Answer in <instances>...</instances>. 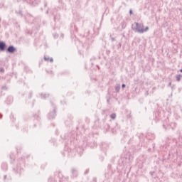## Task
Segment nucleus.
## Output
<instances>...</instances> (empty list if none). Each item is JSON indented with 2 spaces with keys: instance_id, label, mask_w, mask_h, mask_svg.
I'll return each mask as SVG.
<instances>
[{
  "instance_id": "f257e3e1",
  "label": "nucleus",
  "mask_w": 182,
  "mask_h": 182,
  "mask_svg": "<svg viewBox=\"0 0 182 182\" xmlns=\"http://www.w3.org/2000/svg\"><path fill=\"white\" fill-rule=\"evenodd\" d=\"M137 140H134V136L133 133L127 132L124 135V141L128 144H132V147H134V151H139L141 147H147V140H154L156 139V135L153 132H148L146 137L144 138L143 134L140 136H136Z\"/></svg>"
},
{
  "instance_id": "f03ea898",
  "label": "nucleus",
  "mask_w": 182,
  "mask_h": 182,
  "mask_svg": "<svg viewBox=\"0 0 182 182\" xmlns=\"http://www.w3.org/2000/svg\"><path fill=\"white\" fill-rule=\"evenodd\" d=\"M130 161H132V156H130V154H127L118 160V165L117 166V170H118L117 173L119 174L117 176L118 180H122V177L120 170L126 171L127 168H130Z\"/></svg>"
},
{
  "instance_id": "7ed1b4c3",
  "label": "nucleus",
  "mask_w": 182,
  "mask_h": 182,
  "mask_svg": "<svg viewBox=\"0 0 182 182\" xmlns=\"http://www.w3.org/2000/svg\"><path fill=\"white\" fill-rule=\"evenodd\" d=\"M28 157H29V155L21 156V158L17 160L16 166L13 168V172L16 176L21 177V175L25 171V169H23V167H25V159H28Z\"/></svg>"
},
{
  "instance_id": "20e7f679",
  "label": "nucleus",
  "mask_w": 182,
  "mask_h": 182,
  "mask_svg": "<svg viewBox=\"0 0 182 182\" xmlns=\"http://www.w3.org/2000/svg\"><path fill=\"white\" fill-rule=\"evenodd\" d=\"M58 2L60 4L59 6L51 9L50 12V16H53L54 22H59V21H60V14L58 11L63 6V4H62V0H58Z\"/></svg>"
},
{
  "instance_id": "39448f33",
  "label": "nucleus",
  "mask_w": 182,
  "mask_h": 182,
  "mask_svg": "<svg viewBox=\"0 0 182 182\" xmlns=\"http://www.w3.org/2000/svg\"><path fill=\"white\" fill-rule=\"evenodd\" d=\"M50 105L51 108L47 115V117L48 120H53V119H55L56 117V110H58V109L56 108V105L53 102L50 101Z\"/></svg>"
},
{
  "instance_id": "423d86ee",
  "label": "nucleus",
  "mask_w": 182,
  "mask_h": 182,
  "mask_svg": "<svg viewBox=\"0 0 182 182\" xmlns=\"http://www.w3.org/2000/svg\"><path fill=\"white\" fill-rule=\"evenodd\" d=\"M170 144H172L173 146H177V139L168 136L166 139L165 144L161 146V149H162V150H166L170 147Z\"/></svg>"
},
{
  "instance_id": "0eeeda50",
  "label": "nucleus",
  "mask_w": 182,
  "mask_h": 182,
  "mask_svg": "<svg viewBox=\"0 0 182 182\" xmlns=\"http://www.w3.org/2000/svg\"><path fill=\"white\" fill-rule=\"evenodd\" d=\"M82 143H84V147H90V149H94V147L97 146L95 139H93V136H87L85 138V140L82 141Z\"/></svg>"
},
{
  "instance_id": "6e6552de",
  "label": "nucleus",
  "mask_w": 182,
  "mask_h": 182,
  "mask_svg": "<svg viewBox=\"0 0 182 182\" xmlns=\"http://www.w3.org/2000/svg\"><path fill=\"white\" fill-rule=\"evenodd\" d=\"M25 20L28 22V23H37L38 26H41V24H39V22H41V18H35L32 15L27 14Z\"/></svg>"
},
{
  "instance_id": "1a4fd4ad",
  "label": "nucleus",
  "mask_w": 182,
  "mask_h": 182,
  "mask_svg": "<svg viewBox=\"0 0 182 182\" xmlns=\"http://www.w3.org/2000/svg\"><path fill=\"white\" fill-rule=\"evenodd\" d=\"M136 27L134 28L135 32H138V33H144V32H147L149 28L146 26L145 28L144 26L140 23L135 22Z\"/></svg>"
},
{
  "instance_id": "9d476101",
  "label": "nucleus",
  "mask_w": 182,
  "mask_h": 182,
  "mask_svg": "<svg viewBox=\"0 0 182 182\" xmlns=\"http://www.w3.org/2000/svg\"><path fill=\"white\" fill-rule=\"evenodd\" d=\"M154 120L159 122V120H161L164 117V111L161 108H158L154 113Z\"/></svg>"
},
{
  "instance_id": "9b49d317",
  "label": "nucleus",
  "mask_w": 182,
  "mask_h": 182,
  "mask_svg": "<svg viewBox=\"0 0 182 182\" xmlns=\"http://www.w3.org/2000/svg\"><path fill=\"white\" fill-rule=\"evenodd\" d=\"M98 127L102 130H104V132H109V130H110V125H109V124H107L105 119L99 122Z\"/></svg>"
},
{
  "instance_id": "f8f14e48",
  "label": "nucleus",
  "mask_w": 182,
  "mask_h": 182,
  "mask_svg": "<svg viewBox=\"0 0 182 182\" xmlns=\"http://www.w3.org/2000/svg\"><path fill=\"white\" fill-rule=\"evenodd\" d=\"M60 137L61 139H63H63L65 140H70V143H73L75 141V134L74 132H71L69 133V135L68 134L61 135Z\"/></svg>"
},
{
  "instance_id": "ddd939ff",
  "label": "nucleus",
  "mask_w": 182,
  "mask_h": 182,
  "mask_svg": "<svg viewBox=\"0 0 182 182\" xmlns=\"http://www.w3.org/2000/svg\"><path fill=\"white\" fill-rule=\"evenodd\" d=\"M176 124L174 122H171L168 124V118H166L163 123V127L164 129H173L176 127Z\"/></svg>"
},
{
  "instance_id": "4468645a",
  "label": "nucleus",
  "mask_w": 182,
  "mask_h": 182,
  "mask_svg": "<svg viewBox=\"0 0 182 182\" xmlns=\"http://www.w3.org/2000/svg\"><path fill=\"white\" fill-rule=\"evenodd\" d=\"M33 127H39L41 126V117H39V114H33Z\"/></svg>"
},
{
  "instance_id": "2eb2a0df",
  "label": "nucleus",
  "mask_w": 182,
  "mask_h": 182,
  "mask_svg": "<svg viewBox=\"0 0 182 182\" xmlns=\"http://www.w3.org/2000/svg\"><path fill=\"white\" fill-rule=\"evenodd\" d=\"M71 178H76L79 176V171L77 168L72 167L70 171Z\"/></svg>"
},
{
  "instance_id": "dca6fc26",
  "label": "nucleus",
  "mask_w": 182,
  "mask_h": 182,
  "mask_svg": "<svg viewBox=\"0 0 182 182\" xmlns=\"http://www.w3.org/2000/svg\"><path fill=\"white\" fill-rule=\"evenodd\" d=\"M24 2H26L31 6H36V5H39L41 3V0H23Z\"/></svg>"
},
{
  "instance_id": "f3484780",
  "label": "nucleus",
  "mask_w": 182,
  "mask_h": 182,
  "mask_svg": "<svg viewBox=\"0 0 182 182\" xmlns=\"http://www.w3.org/2000/svg\"><path fill=\"white\" fill-rule=\"evenodd\" d=\"M112 175L113 171H112V165H108V171L105 173V176L107 180H109V178H112Z\"/></svg>"
},
{
  "instance_id": "a211bd4d",
  "label": "nucleus",
  "mask_w": 182,
  "mask_h": 182,
  "mask_svg": "<svg viewBox=\"0 0 182 182\" xmlns=\"http://www.w3.org/2000/svg\"><path fill=\"white\" fill-rule=\"evenodd\" d=\"M85 147L86 146H85L84 142H82V145L79 146L78 147L76 148V151L78 153V154H80V156H82V154H83V151H85Z\"/></svg>"
},
{
  "instance_id": "6ab92c4d",
  "label": "nucleus",
  "mask_w": 182,
  "mask_h": 182,
  "mask_svg": "<svg viewBox=\"0 0 182 182\" xmlns=\"http://www.w3.org/2000/svg\"><path fill=\"white\" fill-rule=\"evenodd\" d=\"M6 51L7 53H15L16 52V48L14 46H9L6 49Z\"/></svg>"
},
{
  "instance_id": "aec40b11",
  "label": "nucleus",
  "mask_w": 182,
  "mask_h": 182,
  "mask_svg": "<svg viewBox=\"0 0 182 182\" xmlns=\"http://www.w3.org/2000/svg\"><path fill=\"white\" fill-rule=\"evenodd\" d=\"M6 43L4 41H0V52H5L6 50Z\"/></svg>"
},
{
  "instance_id": "412c9836",
  "label": "nucleus",
  "mask_w": 182,
  "mask_h": 182,
  "mask_svg": "<svg viewBox=\"0 0 182 182\" xmlns=\"http://www.w3.org/2000/svg\"><path fill=\"white\" fill-rule=\"evenodd\" d=\"M65 124L67 127H72V124H73V121L72 118H68L65 121Z\"/></svg>"
},
{
  "instance_id": "4be33fe9",
  "label": "nucleus",
  "mask_w": 182,
  "mask_h": 182,
  "mask_svg": "<svg viewBox=\"0 0 182 182\" xmlns=\"http://www.w3.org/2000/svg\"><path fill=\"white\" fill-rule=\"evenodd\" d=\"M11 180H12V177H11L10 175L5 174L3 176V181L9 182Z\"/></svg>"
},
{
  "instance_id": "5701e85b",
  "label": "nucleus",
  "mask_w": 182,
  "mask_h": 182,
  "mask_svg": "<svg viewBox=\"0 0 182 182\" xmlns=\"http://www.w3.org/2000/svg\"><path fill=\"white\" fill-rule=\"evenodd\" d=\"M75 21H77V22H82V23H85V20L83 19V17H82L79 14H76Z\"/></svg>"
},
{
  "instance_id": "b1692460",
  "label": "nucleus",
  "mask_w": 182,
  "mask_h": 182,
  "mask_svg": "<svg viewBox=\"0 0 182 182\" xmlns=\"http://www.w3.org/2000/svg\"><path fill=\"white\" fill-rule=\"evenodd\" d=\"M12 102H14V97H12V96L7 97L5 100V103H6V105H11Z\"/></svg>"
},
{
  "instance_id": "393cba45",
  "label": "nucleus",
  "mask_w": 182,
  "mask_h": 182,
  "mask_svg": "<svg viewBox=\"0 0 182 182\" xmlns=\"http://www.w3.org/2000/svg\"><path fill=\"white\" fill-rule=\"evenodd\" d=\"M170 156H172V157H176L177 159V149L173 151L171 150L168 154V157H170Z\"/></svg>"
},
{
  "instance_id": "a878e982",
  "label": "nucleus",
  "mask_w": 182,
  "mask_h": 182,
  "mask_svg": "<svg viewBox=\"0 0 182 182\" xmlns=\"http://www.w3.org/2000/svg\"><path fill=\"white\" fill-rule=\"evenodd\" d=\"M1 170H3V171H8V164H6V162H3L1 164Z\"/></svg>"
},
{
  "instance_id": "bb28decb",
  "label": "nucleus",
  "mask_w": 182,
  "mask_h": 182,
  "mask_svg": "<svg viewBox=\"0 0 182 182\" xmlns=\"http://www.w3.org/2000/svg\"><path fill=\"white\" fill-rule=\"evenodd\" d=\"M107 147H109V145H107V144L105 142L102 143L100 145V149H102L104 151L107 149Z\"/></svg>"
},
{
  "instance_id": "cd10ccee",
  "label": "nucleus",
  "mask_w": 182,
  "mask_h": 182,
  "mask_svg": "<svg viewBox=\"0 0 182 182\" xmlns=\"http://www.w3.org/2000/svg\"><path fill=\"white\" fill-rule=\"evenodd\" d=\"M40 96L41 99H46L47 97H49L50 95L49 93H41L40 94Z\"/></svg>"
},
{
  "instance_id": "c85d7f7f",
  "label": "nucleus",
  "mask_w": 182,
  "mask_h": 182,
  "mask_svg": "<svg viewBox=\"0 0 182 182\" xmlns=\"http://www.w3.org/2000/svg\"><path fill=\"white\" fill-rule=\"evenodd\" d=\"M120 26L122 29H126V26H127V24L124 22V21H122L120 23Z\"/></svg>"
},
{
  "instance_id": "c756f323",
  "label": "nucleus",
  "mask_w": 182,
  "mask_h": 182,
  "mask_svg": "<svg viewBox=\"0 0 182 182\" xmlns=\"http://www.w3.org/2000/svg\"><path fill=\"white\" fill-rule=\"evenodd\" d=\"M115 92L119 93L120 92V84L115 85Z\"/></svg>"
},
{
  "instance_id": "7c9ffc66",
  "label": "nucleus",
  "mask_w": 182,
  "mask_h": 182,
  "mask_svg": "<svg viewBox=\"0 0 182 182\" xmlns=\"http://www.w3.org/2000/svg\"><path fill=\"white\" fill-rule=\"evenodd\" d=\"M155 147H156V144H152V149L151 148H149L148 149V151L149 153H151V151H154Z\"/></svg>"
},
{
  "instance_id": "2f4dec72",
  "label": "nucleus",
  "mask_w": 182,
  "mask_h": 182,
  "mask_svg": "<svg viewBox=\"0 0 182 182\" xmlns=\"http://www.w3.org/2000/svg\"><path fill=\"white\" fill-rule=\"evenodd\" d=\"M32 96H33V91H29L28 94V99L30 100V99H32Z\"/></svg>"
},
{
  "instance_id": "473e14b6",
  "label": "nucleus",
  "mask_w": 182,
  "mask_h": 182,
  "mask_svg": "<svg viewBox=\"0 0 182 182\" xmlns=\"http://www.w3.org/2000/svg\"><path fill=\"white\" fill-rule=\"evenodd\" d=\"M176 82H180L181 80V77H182V75L181 74H178L176 75Z\"/></svg>"
},
{
  "instance_id": "72a5a7b5",
  "label": "nucleus",
  "mask_w": 182,
  "mask_h": 182,
  "mask_svg": "<svg viewBox=\"0 0 182 182\" xmlns=\"http://www.w3.org/2000/svg\"><path fill=\"white\" fill-rule=\"evenodd\" d=\"M16 14H17V15H18V16H22V9H19L18 10V11H16Z\"/></svg>"
},
{
  "instance_id": "f704fd0d",
  "label": "nucleus",
  "mask_w": 182,
  "mask_h": 182,
  "mask_svg": "<svg viewBox=\"0 0 182 182\" xmlns=\"http://www.w3.org/2000/svg\"><path fill=\"white\" fill-rule=\"evenodd\" d=\"M53 36L54 39H58L59 38V34L54 33H53Z\"/></svg>"
},
{
  "instance_id": "c9c22d12",
  "label": "nucleus",
  "mask_w": 182,
  "mask_h": 182,
  "mask_svg": "<svg viewBox=\"0 0 182 182\" xmlns=\"http://www.w3.org/2000/svg\"><path fill=\"white\" fill-rule=\"evenodd\" d=\"M46 71L47 72V73H48V75H51L52 76H53V71H52L51 70H46Z\"/></svg>"
},
{
  "instance_id": "e433bc0d",
  "label": "nucleus",
  "mask_w": 182,
  "mask_h": 182,
  "mask_svg": "<svg viewBox=\"0 0 182 182\" xmlns=\"http://www.w3.org/2000/svg\"><path fill=\"white\" fill-rule=\"evenodd\" d=\"M110 117L112 119V120H114V119H116V114L114 113L111 114Z\"/></svg>"
},
{
  "instance_id": "4c0bfd02",
  "label": "nucleus",
  "mask_w": 182,
  "mask_h": 182,
  "mask_svg": "<svg viewBox=\"0 0 182 182\" xmlns=\"http://www.w3.org/2000/svg\"><path fill=\"white\" fill-rule=\"evenodd\" d=\"M85 46H87V48H89V45H90V42L89 41V40H86V41L85 42Z\"/></svg>"
},
{
  "instance_id": "58836bf2",
  "label": "nucleus",
  "mask_w": 182,
  "mask_h": 182,
  "mask_svg": "<svg viewBox=\"0 0 182 182\" xmlns=\"http://www.w3.org/2000/svg\"><path fill=\"white\" fill-rule=\"evenodd\" d=\"M1 90H8V87H6V85H3V86L1 87Z\"/></svg>"
},
{
  "instance_id": "ea45409f",
  "label": "nucleus",
  "mask_w": 182,
  "mask_h": 182,
  "mask_svg": "<svg viewBox=\"0 0 182 182\" xmlns=\"http://www.w3.org/2000/svg\"><path fill=\"white\" fill-rule=\"evenodd\" d=\"M63 154V156H66V154H67V156H69V151L65 150L64 154Z\"/></svg>"
},
{
  "instance_id": "a19ab883",
  "label": "nucleus",
  "mask_w": 182,
  "mask_h": 182,
  "mask_svg": "<svg viewBox=\"0 0 182 182\" xmlns=\"http://www.w3.org/2000/svg\"><path fill=\"white\" fill-rule=\"evenodd\" d=\"M4 72H5V69L4 68V67H1L0 68V73H4Z\"/></svg>"
},
{
  "instance_id": "79ce46f5",
  "label": "nucleus",
  "mask_w": 182,
  "mask_h": 182,
  "mask_svg": "<svg viewBox=\"0 0 182 182\" xmlns=\"http://www.w3.org/2000/svg\"><path fill=\"white\" fill-rule=\"evenodd\" d=\"M117 49H120L122 48V43H119L117 45Z\"/></svg>"
},
{
  "instance_id": "37998d69",
  "label": "nucleus",
  "mask_w": 182,
  "mask_h": 182,
  "mask_svg": "<svg viewBox=\"0 0 182 182\" xmlns=\"http://www.w3.org/2000/svg\"><path fill=\"white\" fill-rule=\"evenodd\" d=\"M109 38H111L112 42H114V41H116V38H114V37H112V35L109 36Z\"/></svg>"
},
{
  "instance_id": "c03bdc74",
  "label": "nucleus",
  "mask_w": 182,
  "mask_h": 182,
  "mask_svg": "<svg viewBox=\"0 0 182 182\" xmlns=\"http://www.w3.org/2000/svg\"><path fill=\"white\" fill-rule=\"evenodd\" d=\"M43 59L46 62H48V60H49V57L44 56Z\"/></svg>"
},
{
  "instance_id": "a18cd8bd",
  "label": "nucleus",
  "mask_w": 182,
  "mask_h": 182,
  "mask_svg": "<svg viewBox=\"0 0 182 182\" xmlns=\"http://www.w3.org/2000/svg\"><path fill=\"white\" fill-rule=\"evenodd\" d=\"M10 159L11 160H15V156H14V155L11 154H10Z\"/></svg>"
},
{
  "instance_id": "49530a36",
  "label": "nucleus",
  "mask_w": 182,
  "mask_h": 182,
  "mask_svg": "<svg viewBox=\"0 0 182 182\" xmlns=\"http://www.w3.org/2000/svg\"><path fill=\"white\" fill-rule=\"evenodd\" d=\"M91 182H97V178H96V177H93Z\"/></svg>"
},
{
  "instance_id": "de8ad7c7",
  "label": "nucleus",
  "mask_w": 182,
  "mask_h": 182,
  "mask_svg": "<svg viewBox=\"0 0 182 182\" xmlns=\"http://www.w3.org/2000/svg\"><path fill=\"white\" fill-rule=\"evenodd\" d=\"M16 150H17V154H19V151L21 150V146H17Z\"/></svg>"
},
{
  "instance_id": "09e8293b",
  "label": "nucleus",
  "mask_w": 182,
  "mask_h": 182,
  "mask_svg": "<svg viewBox=\"0 0 182 182\" xmlns=\"http://www.w3.org/2000/svg\"><path fill=\"white\" fill-rule=\"evenodd\" d=\"M154 173H155L154 171H150L149 172V174H150V176H151V177H153V176H154Z\"/></svg>"
},
{
  "instance_id": "8fccbe9b",
  "label": "nucleus",
  "mask_w": 182,
  "mask_h": 182,
  "mask_svg": "<svg viewBox=\"0 0 182 182\" xmlns=\"http://www.w3.org/2000/svg\"><path fill=\"white\" fill-rule=\"evenodd\" d=\"M34 105H35V100H33L31 102V107H33Z\"/></svg>"
},
{
  "instance_id": "3c124183",
  "label": "nucleus",
  "mask_w": 182,
  "mask_h": 182,
  "mask_svg": "<svg viewBox=\"0 0 182 182\" xmlns=\"http://www.w3.org/2000/svg\"><path fill=\"white\" fill-rule=\"evenodd\" d=\"M46 6H48V2L44 1V8H46Z\"/></svg>"
},
{
  "instance_id": "603ef678",
  "label": "nucleus",
  "mask_w": 182,
  "mask_h": 182,
  "mask_svg": "<svg viewBox=\"0 0 182 182\" xmlns=\"http://www.w3.org/2000/svg\"><path fill=\"white\" fill-rule=\"evenodd\" d=\"M42 25H46V21L43 20L42 21Z\"/></svg>"
},
{
  "instance_id": "864d4df0",
  "label": "nucleus",
  "mask_w": 182,
  "mask_h": 182,
  "mask_svg": "<svg viewBox=\"0 0 182 182\" xmlns=\"http://www.w3.org/2000/svg\"><path fill=\"white\" fill-rule=\"evenodd\" d=\"M129 15H133V10L132 9L129 10Z\"/></svg>"
},
{
  "instance_id": "5fc2aeb1",
  "label": "nucleus",
  "mask_w": 182,
  "mask_h": 182,
  "mask_svg": "<svg viewBox=\"0 0 182 182\" xmlns=\"http://www.w3.org/2000/svg\"><path fill=\"white\" fill-rule=\"evenodd\" d=\"M122 89H124V87H126V84H122Z\"/></svg>"
},
{
  "instance_id": "6e6d98bb",
  "label": "nucleus",
  "mask_w": 182,
  "mask_h": 182,
  "mask_svg": "<svg viewBox=\"0 0 182 182\" xmlns=\"http://www.w3.org/2000/svg\"><path fill=\"white\" fill-rule=\"evenodd\" d=\"M26 33H28V35H31L32 33V31H28L26 32Z\"/></svg>"
},
{
  "instance_id": "4d7b16f0",
  "label": "nucleus",
  "mask_w": 182,
  "mask_h": 182,
  "mask_svg": "<svg viewBox=\"0 0 182 182\" xmlns=\"http://www.w3.org/2000/svg\"><path fill=\"white\" fill-rule=\"evenodd\" d=\"M4 6V3H0V9Z\"/></svg>"
},
{
  "instance_id": "13d9d810",
  "label": "nucleus",
  "mask_w": 182,
  "mask_h": 182,
  "mask_svg": "<svg viewBox=\"0 0 182 182\" xmlns=\"http://www.w3.org/2000/svg\"><path fill=\"white\" fill-rule=\"evenodd\" d=\"M46 15H48L49 14V9H47L46 10Z\"/></svg>"
},
{
  "instance_id": "bf43d9fd",
  "label": "nucleus",
  "mask_w": 182,
  "mask_h": 182,
  "mask_svg": "<svg viewBox=\"0 0 182 182\" xmlns=\"http://www.w3.org/2000/svg\"><path fill=\"white\" fill-rule=\"evenodd\" d=\"M50 62H51V63L53 62V58H50Z\"/></svg>"
},
{
  "instance_id": "052dcab7",
  "label": "nucleus",
  "mask_w": 182,
  "mask_h": 182,
  "mask_svg": "<svg viewBox=\"0 0 182 182\" xmlns=\"http://www.w3.org/2000/svg\"><path fill=\"white\" fill-rule=\"evenodd\" d=\"M24 131L28 132V127H26Z\"/></svg>"
},
{
  "instance_id": "680f3d73",
  "label": "nucleus",
  "mask_w": 182,
  "mask_h": 182,
  "mask_svg": "<svg viewBox=\"0 0 182 182\" xmlns=\"http://www.w3.org/2000/svg\"><path fill=\"white\" fill-rule=\"evenodd\" d=\"M107 103H109L110 102V97H109L107 100Z\"/></svg>"
},
{
  "instance_id": "e2e57ef3",
  "label": "nucleus",
  "mask_w": 182,
  "mask_h": 182,
  "mask_svg": "<svg viewBox=\"0 0 182 182\" xmlns=\"http://www.w3.org/2000/svg\"><path fill=\"white\" fill-rule=\"evenodd\" d=\"M12 118L14 119V115L13 114H11V115H10V119L12 120Z\"/></svg>"
},
{
  "instance_id": "0e129e2a",
  "label": "nucleus",
  "mask_w": 182,
  "mask_h": 182,
  "mask_svg": "<svg viewBox=\"0 0 182 182\" xmlns=\"http://www.w3.org/2000/svg\"><path fill=\"white\" fill-rule=\"evenodd\" d=\"M60 38H62V39H63V33L60 34Z\"/></svg>"
},
{
  "instance_id": "69168bd1",
  "label": "nucleus",
  "mask_w": 182,
  "mask_h": 182,
  "mask_svg": "<svg viewBox=\"0 0 182 182\" xmlns=\"http://www.w3.org/2000/svg\"><path fill=\"white\" fill-rule=\"evenodd\" d=\"M90 33V31H88L87 32V35H89Z\"/></svg>"
},
{
  "instance_id": "338daca9",
  "label": "nucleus",
  "mask_w": 182,
  "mask_h": 182,
  "mask_svg": "<svg viewBox=\"0 0 182 182\" xmlns=\"http://www.w3.org/2000/svg\"><path fill=\"white\" fill-rule=\"evenodd\" d=\"M2 117H3V115L2 114L0 113V119H2Z\"/></svg>"
},
{
  "instance_id": "774afa93",
  "label": "nucleus",
  "mask_w": 182,
  "mask_h": 182,
  "mask_svg": "<svg viewBox=\"0 0 182 182\" xmlns=\"http://www.w3.org/2000/svg\"><path fill=\"white\" fill-rule=\"evenodd\" d=\"M15 127H16V129H18V124H16Z\"/></svg>"
}]
</instances>
